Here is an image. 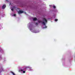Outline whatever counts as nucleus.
Masks as SVG:
<instances>
[{"label": "nucleus", "instance_id": "obj_15", "mask_svg": "<svg viewBox=\"0 0 75 75\" xmlns=\"http://www.w3.org/2000/svg\"><path fill=\"white\" fill-rule=\"evenodd\" d=\"M13 16H16V15L15 14H14Z\"/></svg>", "mask_w": 75, "mask_h": 75}, {"label": "nucleus", "instance_id": "obj_1", "mask_svg": "<svg viewBox=\"0 0 75 75\" xmlns=\"http://www.w3.org/2000/svg\"><path fill=\"white\" fill-rule=\"evenodd\" d=\"M24 13V11H18V13L19 14H21V13Z\"/></svg>", "mask_w": 75, "mask_h": 75}, {"label": "nucleus", "instance_id": "obj_2", "mask_svg": "<svg viewBox=\"0 0 75 75\" xmlns=\"http://www.w3.org/2000/svg\"><path fill=\"white\" fill-rule=\"evenodd\" d=\"M2 9H4L6 8V5H4L2 7Z\"/></svg>", "mask_w": 75, "mask_h": 75}, {"label": "nucleus", "instance_id": "obj_5", "mask_svg": "<svg viewBox=\"0 0 75 75\" xmlns=\"http://www.w3.org/2000/svg\"><path fill=\"white\" fill-rule=\"evenodd\" d=\"M42 24H43V25H45V22H42Z\"/></svg>", "mask_w": 75, "mask_h": 75}, {"label": "nucleus", "instance_id": "obj_14", "mask_svg": "<svg viewBox=\"0 0 75 75\" xmlns=\"http://www.w3.org/2000/svg\"><path fill=\"white\" fill-rule=\"evenodd\" d=\"M13 8H16V7H15V6H13Z\"/></svg>", "mask_w": 75, "mask_h": 75}, {"label": "nucleus", "instance_id": "obj_13", "mask_svg": "<svg viewBox=\"0 0 75 75\" xmlns=\"http://www.w3.org/2000/svg\"><path fill=\"white\" fill-rule=\"evenodd\" d=\"M47 26H46L45 27H44L43 28H47Z\"/></svg>", "mask_w": 75, "mask_h": 75}, {"label": "nucleus", "instance_id": "obj_16", "mask_svg": "<svg viewBox=\"0 0 75 75\" xmlns=\"http://www.w3.org/2000/svg\"><path fill=\"white\" fill-rule=\"evenodd\" d=\"M36 25H38V23H36Z\"/></svg>", "mask_w": 75, "mask_h": 75}, {"label": "nucleus", "instance_id": "obj_10", "mask_svg": "<svg viewBox=\"0 0 75 75\" xmlns=\"http://www.w3.org/2000/svg\"><path fill=\"white\" fill-rule=\"evenodd\" d=\"M55 21H58V19H55Z\"/></svg>", "mask_w": 75, "mask_h": 75}, {"label": "nucleus", "instance_id": "obj_9", "mask_svg": "<svg viewBox=\"0 0 75 75\" xmlns=\"http://www.w3.org/2000/svg\"><path fill=\"white\" fill-rule=\"evenodd\" d=\"M53 8H56V7H55V6H53Z\"/></svg>", "mask_w": 75, "mask_h": 75}, {"label": "nucleus", "instance_id": "obj_7", "mask_svg": "<svg viewBox=\"0 0 75 75\" xmlns=\"http://www.w3.org/2000/svg\"><path fill=\"white\" fill-rule=\"evenodd\" d=\"M11 73H12L13 75H15V74H14V73H13V72L11 71Z\"/></svg>", "mask_w": 75, "mask_h": 75}, {"label": "nucleus", "instance_id": "obj_12", "mask_svg": "<svg viewBox=\"0 0 75 75\" xmlns=\"http://www.w3.org/2000/svg\"><path fill=\"white\" fill-rule=\"evenodd\" d=\"M23 73H25V71H23Z\"/></svg>", "mask_w": 75, "mask_h": 75}, {"label": "nucleus", "instance_id": "obj_17", "mask_svg": "<svg viewBox=\"0 0 75 75\" xmlns=\"http://www.w3.org/2000/svg\"><path fill=\"white\" fill-rule=\"evenodd\" d=\"M25 14H26V13L25 12Z\"/></svg>", "mask_w": 75, "mask_h": 75}, {"label": "nucleus", "instance_id": "obj_11", "mask_svg": "<svg viewBox=\"0 0 75 75\" xmlns=\"http://www.w3.org/2000/svg\"><path fill=\"white\" fill-rule=\"evenodd\" d=\"M11 10V11H14V9H13V8H12Z\"/></svg>", "mask_w": 75, "mask_h": 75}, {"label": "nucleus", "instance_id": "obj_4", "mask_svg": "<svg viewBox=\"0 0 75 75\" xmlns=\"http://www.w3.org/2000/svg\"><path fill=\"white\" fill-rule=\"evenodd\" d=\"M37 20V18H34L33 19V21H36Z\"/></svg>", "mask_w": 75, "mask_h": 75}, {"label": "nucleus", "instance_id": "obj_6", "mask_svg": "<svg viewBox=\"0 0 75 75\" xmlns=\"http://www.w3.org/2000/svg\"><path fill=\"white\" fill-rule=\"evenodd\" d=\"M38 23H42V21H38Z\"/></svg>", "mask_w": 75, "mask_h": 75}, {"label": "nucleus", "instance_id": "obj_8", "mask_svg": "<svg viewBox=\"0 0 75 75\" xmlns=\"http://www.w3.org/2000/svg\"><path fill=\"white\" fill-rule=\"evenodd\" d=\"M24 69H21V70H20V71H24Z\"/></svg>", "mask_w": 75, "mask_h": 75}, {"label": "nucleus", "instance_id": "obj_3", "mask_svg": "<svg viewBox=\"0 0 75 75\" xmlns=\"http://www.w3.org/2000/svg\"><path fill=\"white\" fill-rule=\"evenodd\" d=\"M43 20L44 21H45V22H46V23L47 22V20H46V19H45V18H44Z\"/></svg>", "mask_w": 75, "mask_h": 75}]
</instances>
